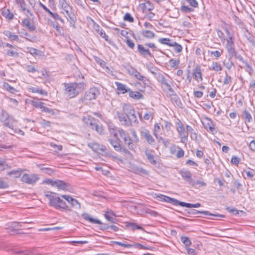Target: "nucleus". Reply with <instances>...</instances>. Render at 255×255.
Segmentation results:
<instances>
[{"label": "nucleus", "instance_id": "79ce46f5", "mask_svg": "<svg viewBox=\"0 0 255 255\" xmlns=\"http://www.w3.org/2000/svg\"><path fill=\"white\" fill-rule=\"evenodd\" d=\"M180 173L185 181L189 179V178L192 176L191 172L188 170H181Z\"/></svg>", "mask_w": 255, "mask_h": 255}, {"label": "nucleus", "instance_id": "6ab92c4d", "mask_svg": "<svg viewBox=\"0 0 255 255\" xmlns=\"http://www.w3.org/2000/svg\"><path fill=\"white\" fill-rule=\"evenodd\" d=\"M154 151L150 149L146 148L144 153L149 162L152 165H155L157 163L155 156L153 155Z\"/></svg>", "mask_w": 255, "mask_h": 255}, {"label": "nucleus", "instance_id": "864d4df0", "mask_svg": "<svg viewBox=\"0 0 255 255\" xmlns=\"http://www.w3.org/2000/svg\"><path fill=\"white\" fill-rule=\"evenodd\" d=\"M21 37L24 38L26 40L29 41H33V40H35L36 38L35 36H31L26 32L23 33L21 35Z\"/></svg>", "mask_w": 255, "mask_h": 255}, {"label": "nucleus", "instance_id": "393cba45", "mask_svg": "<svg viewBox=\"0 0 255 255\" xmlns=\"http://www.w3.org/2000/svg\"><path fill=\"white\" fill-rule=\"evenodd\" d=\"M3 33L11 41H18L19 38L18 35L14 34L9 30H4Z\"/></svg>", "mask_w": 255, "mask_h": 255}, {"label": "nucleus", "instance_id": "ea45409f", "mask_svg": "<svg viewBox=\"0 0 255 255\" xmlns=\"http://www.w3.org/2000/svg\"><path fill=\"white\" fill-rule=\"evenodd\" d=\"M25 52L29 53L32 55H39V50L36 48L33 47H27L24 50Z\"/></svg>", "mask_w": 255, "mask_h": 255}, {"label": "nucleus", "instance_id": "0e129e2a", "mask_svg": "<svg viewBox=\"0 0 255 255\" xmlns=\"http://www.w3.org/2000/svg\"><path fill=\"white\" fill-rule=\"evenodd\" d=\"M72 202L71 203V205L73 208L76 209H79L80 208V204L76 199L73 198V199L72 200Z\"/></svg>", "mask_w": 255, "mask_h": 255}, {"label": "nucleus", "instance_id": "39448f33", "mask_svg": "<svg viewBox=\"0 0 255 255\" xmlns=\"http://www.w3.org/2000/svg\"><path fill=\"white\" fill-rule=\"evenodd\" d=\"M49 205L54 207L57 209L67 210L68 207L65 201L57 196V194H55L54 198H52L51 202H49Z\"/></svg>", "mask_w": 255, "mask_h": 255}, {"label": "nucleus", "instance_id": "7ed1b4c3", "mask_svg": "<svg viewBox=\"0 0 255 255\" xmlns=\"http://www.w3.org/2000/svg\"><path fill=\"white\" fill-rule=\"evenodd\" d=\"M58 2L60 7L63 11V13L67 20L70 22V25L74 26L75 17L72 11V7L67 2L66 0H58Z\"/></svg>", "mask_w": 255, "mask_h": 255}, {"label": "nucleus", "instance_id": "423d86ee", "mask_svg": "<svg viewBox=\"0 0 255 255\" xmlns=\"http://www.w3.org/2000/svg\"><path fill=\"white\" fill-rule=\"evenodd\" d=\"M116 115L117 118L122 126L126 127H130L132 125V123H134V120L128 117L126 115L124 114L122 112L117 111Z\"/></svg>", "mask_w": 255, "mask_h": 255}, {"label": "nucleus", "instance_id": "cd10ccee", "mask_svg": "<svg viewBox=\"0 0 255 255\" xmlns=\"http://www.w3.org/2000/svg\"><path fill=\"white\" fill-rule=\"evenodd\" d=\"M170 92L171 93V94L170 95V96L171 99V100L173 101L178 106L181 107V106L182 105V104L178 96L174 92L173 90V92Z\"/></svg>", "mask_w": 255, "mask_h": 255}, {"label": "nucleus", "instance_id": "69168bd1", "mask_svg": "<svg viewBox=\"0 0 255 255\" xmlns=\"http://www.w3.org/2000/svg\"><path fill=\"white\" fill-rule=\"evenodd\" d=\"M51 24L53 28H54L57 32L59 33L61 32V30L62 29V27L59 25L58 22L56 21H52Z\"/></svg>", "mask_w": 255, "mask_h": 255}, {"label": "nucleus", "instance_id": "a211bd4d", "mask_svg": "<svg viewBox=\"0 0 255 255\" xmlns=\"http://www.w3.org/2000/svg\"><path fill=\"white\" fill-rule=\"evenodd\" d=\"M204 128L207 130L210 131L213 134L214 133V132L216 133L217 131L215 129L214 125L213 124L212 121L209 118H206L205 120V122H203Z\"/></svg>", "mask_w": 255, "mask_h": 255}, {"label": "nucleus", "instance_id": "c9c22d12", "mask_svg": "<svg viewBox=\"0 0 255 255\" xmlns=\"http://www.w3.org/2000/svg\"><path fill=\"white\" fill-rule=\"evenodd\" d=\"M49 15L54 18L55 20H59L62 23H64V20L60 17V16L57 13H53L49 9L47 11Z\"/></svg>", "mask_w": 255, "mask_h": 255}, {"label": "nucleus", "instance_id": "6e6d98bb", "mask_svg": "<svg viewBox=\"0 0 255 255\" xmlns=\"http://www.w3.org/2000/svg\"><path fill=\"white\" fill-rule=\"evenodd\" d=\"M212 69L215 71H220L222 70V67L220 63L216 62H213Z\"/></svg>", "mask_w": 255, "mask_h": 255}, {"label": "nucleus", "instance_id": "2eb2a0df", "mask_svg": "<svg viewBox=\"0 0 255 255\" xmlns=\"http://www.w3.org/2000/svg\"><path fill=\"white\" fill-rule=\"evenodd\" d=\"M198 213L203 214L205 215H209L215 217H224V215L219 214H212L207 211H198L195 209H192L190 211L187 212L185 215L188 216V214L196 215Z\"/></svg>", "mask_w": 255, "mask_h": 255}, {"label": "nucleus", "instance_id": "20e7f679", "mask_svg": "<svg viewBox=\"0 0 255 255\" xmlns=\"http://www.w3.org/2000/svg\"><path fill=\"white\" fill-rule=\"evenodd\" d=\"M125 69L129 75L134 77L136 79L142 81L145 86L147 84V82H149L148 79H147L144 76L142 75L139 72L137 71L136 69L133 67L131 66H128L125 67Z\"/></svg>", "mask_w": 255, "mask_h": 255}, {"label": "nucleus", "instance_id": "4d7b16f0", "mask_svg": "<svg viewBox=\"0 0 255 255\" xmlns=\"http://www.w3.org/2000/svg\"><path fill=\"white\" fill-rule=\"evenodd\" d=\"M145 16L144 17L145 18H147L148 20L152 21L154 20V17L155 16V14L154 13L150 11H147L146 13H145Z\"/></svg>", "mask_w": 255, "mask_h": 255}, {"label": "nucleus", "instance_id": "1a4fd4ad", "mask_svg": "<svg viewBox=\"0 0 255 255\" xmlns=\"http://www.w3.org/2000/svg\"><path fill=\"white\" fill-rule=\"evenodd\" d=\"M139 133L141 138H144L148 144L153 145L155 143V139L150 133V131L145 127H141L139 129Z\"/></svg>", "mask_w": 255, "mask_h": 255}, {"label": "nucleus", "instance_id": "bf43d9fd", "mask_svg": "<svg viewBox=\"0 0 255 255\" xmlns=\"http://www.w3.org/2000/svg\"><path fill=\"white\" fill-rule=\"evenodd\" d=\"M223 49H220L219 50L211 51L210 52V53L212 55H213L216 58H217L221 56V55L223 53Z\"/></svg>", "mask_w": 255, "mask_h": 255}, {"label": "nucleus", "instance_id": "f704fd0d", "mask_svg": "<svg viewBox=\"0 0 255 255\" xmlns=\"http://www.w3.org/2000/svg\"><path fill=\"white\" fill-rule=\"evenodd\" d=\"M23 170L21 169H18L17 170H13L11 171H9L7 173V175L10 176H13L14 178H18L21 175V173Z\"/></svg>", "mask_w": 255, "mask_h": 255}, {"label": "nucleus", "instance_id": "603ef678", "mask_svg": "<svg viewBox=\"0 0 255 255\" xmlns=\"http://www.w3.org/2000/svg\"><path fill=\"white\" fill-rule=\"evenodd\" d=\"M158 41L160 43L162 44L167 45L170 46L172 43V41H173L172 40L166 38H159Z\"/></svg>", "mask_w": 255, "mask_h": 255}, {"label": "nucleus", "instance_id": "e2e57ef3", "mask_svg": "<svg viewBox=\"0 0 255 255\" xmlns=\"http://www.w3.org/2000/svg\"><path fill=\"white\" fill-rule=\"evenodd\" d=\"M8 168L9 166L8 164L3 159H0V171L4 170Z\"/></svg>", "mask_w": 255, "mask_h": 255}, {"label": "nucleus", "instance_id": "9b49d317", "mask_svg": "<svg viewBox=\"0 0 255 255\" xmlns=\"http://www.w3.org/2000/svg\"><path fill=\"white\" fill-rule=\"evenodd\" d=\"M39 179V177L36 174H29L25 173L21 178L22 182L28 184H34Z\"/></svg>", "mask_w": 255, "mask_h": 255}, {"label": "nucleus", "instance_id": "338daca9", "mask_svg": "<svg viewBox=\"0 0 255 255\" xmlns=\"http://www.w3.org/2000/svg\"><path fill=\"white\" fill-rule=\"evenodd\" d=\"M232 59L229 58V60L227 61H224L223 64L228 69L230 70L232 66H233L234 64L231 60Z\"/></svg>", "mask_w": 255, "mask_h": 255}, {"label": "nucleus", "instance_id": "58836bf2", "mask_svg": "<svg viewBox=\"0 0 255 255\" xmlns=\"http://www.w3.org/2000/svg\"><path fill=\"white\" fill-rule=\"evenodd\" d=\"M176 130L178 131V134L185 132V128L183 125L179 120H178V121L176 122Z\"/></svg>", "mask_w": 255, "mask_h": 255}, {"label": "nucleus", "instance_id": "e433bc0d", "mask_svg": "<svg viewBox=\"0 0 255 255\" xmlns=\"http://www.w3.org/2000/svg\"><path fill=\"white\" fill-rule=\"evenodd\" d=\"M180 240L185 246V248H188L192 244L191 240L187 236H181L180 237Z\"/></svg>", "mask_w": 255, "mask_h": 255}, {"label": "nucleus", "instance_id": "6e6552de", "mask_svg": "<svg viewBox=\"0 0 255 255\" xmlns=\"http://www.w3.org/2000/svg\"><path fill=\"white\" fill-rule=\"evenodd\" d=\"M100 94L99 90L96 87H92L85 93L82 99L83 101H90L95 100Z\"/></svg>", "mask_w": 255, "mask_h": 255}, {"label": "nucleus", "instance_id": "c756f323", "mask_svg": "<svg viewBox=\"0 0 255 255\" xmlns=\"http://www.w3.org/2000/svg\"><path fill=\"white\" fill-rule=\"evenodd\" d=\"M186 128L187 132H189L190 133L191 139L196 141L197 140V134L196 133L193 128L189 125H187Z\"/></svg>", "mask_w": 255, "mask_h": 255}, {"label": "nucleus", "instance_id": "052dcab7", "mask_svg": "<svg viewBox=\"0 0 255 255\" xmlns=\"http://www.w3.org/2000/svg\"><path fill=\"white\" fill-rule=\"evenodd\" d=\"M124 20L125 21H128L129 22H133L134 19L129 13H126L124 16Z\"/></svg>", "mask_w": 255, "mask_h": 255}, {"label": "nucleus", "instance_id": "412c9836", "mask_svg": "<svg viewBox=\"0 0 255 255\" xmlns=\"http://www.w3.org/2000/svg\"><path fill=\"white\" fill-rule=\"evenodd\" d=\"M23 27L27 28L29 31H33L36 29L35 25L30 22V18H25L23 19L21 23Z\"/></svg>", "mask_w": 255, "mask_h": 255}, {"label": "nucleus", "instance_id": "4be33fe9", "mask_svg": "<svg viewBox=\"0 0 255 255\" xmlns=\"http://www.w3.org/2000/svg\"><path fill=\"white\" fill-rule=\"evenodd\" d=\"M137 51L141 55L144 57H146L147 56H149L150 57H153V55L150 52L149 50L148 49L145 48L141 44L137 45Z\"/></svg>", "mask_w": 255, "mask_h": 255}, {"label": "nucleus", "instance_id": "c85d7f7f", "mask_svg": "<svg viewBox=\"0 0 255 255\" xmlns=\"http://www.w3.org/2000/svg\"><path fill=\"white\" fill-rule=\"evenodd\" d=\"M116 85L117 87V90L121 91L122 94H125L130 91V89L127 88L126 86L124 84L116 82Z\"/></svg>", "mask_w": 255, "mask_h": 255}, {"label": "nucleus", "instance_id": "4468645a", "mask_svg": "<svg viewBox=\"0 0 255 255\" xmlns=\"http://www.w3.org/2000/svg\"><path fill=\"white\" fill-rule=\"evenodd\" d=\"M53 185H54V186L56 187L59 190L68 191L70 189V184L62 180H56Z\"/></svg>", "mask_w": 255, "mask_h": 255}, {"label": "nucleus", "instance_id": "a878e982", "mask_svg": "<svg viewBox=\"0 0 255 255\" xmlns=\"http://www.w3.org/2000/svg\"><path fill=\"white\" fill-rule=\"evenodd\" d=\"M142 36L147 39H152L155 37V33L149 30H142L141 31Z\"/></svg>", "mask_w": 255, "mask_h": 255}, {"label": "nucleus", "instance_id": "c03bdc74", "mask_svg": "<svg viewBox=\"0 0 255 255\" xmlns=\"http://www.w3.org/2000/svg\"><path fill=\"white\" fill-rule=\"evenodd\" d=\"M170 46L173 47L174 51L178 53L181 52L183 49L182 46L180 44L175 41H172V43Z\"/></svg>", "mask_w": 255, "mask_h": 255}, {"label": "nucleus", "instance_id": "774afa93", "mask_svg": "<svg viewBox=\"0 0 255 255\" xmlns=\"http://www.w3.org/2000/svg\"><path fill=\"white\" fill-rule=\"evenodd\" d=\"M180 61L179 60H176L174 59H171L169 61V64L171 67H177L179 64Z\"/></svg>", "mask_w": 255, "mask_h": 255}, {"label": "nucleus", "instance_id": "a18cd8bd", "mask_svg": "<svg viewBox=\"0 0 255 255\" xmlns=\"http://www.w3.org/2000/svg\"><path fill=\"white\" fill-rule=\"evenodd\" d=\"M14 120L13 117L10 118V120H5L3 121L4 125L11 129H13V122Z\"/></svg>", "mask_w": 255, "mask_h": 255}, {"label": "nucleus", "instance_id": "f8f14e48", "mask_svg": "<svg viewBox=\"0 0 255 255\" xmlns=\"http://www.w3.org/2000/svg\"><path fill=\"white\" fill-rule=\"evenodd\" d=\"M121 135L120 137L123 138L124 143L126 145H127L128 148L130 150L133 149L135 146L133 142H132L130 137H129L128 134L126 132L125 130H122Z\"/></svg>", "mask_w": 255, "mask_h": 255}, {"label": "nucleus", "instance_id": "dca6fc26", "mask_svg": "<svg viewBox=\"0 0 255 255\" xmlns=\"http://www.w3.org/2000/svg\"><path fill=\"white\" fill-rule=\"evenodd\" d=\"M83 122L90 128L94 130V127L96 124V119L92 116L86 115L82 118Z\"/></svg>", "mask_w": 255, "mask_h": 255}, {"label": "nucleus", "instance_id": "a19ab883", "mask_svg": "<svg viewBox=\"0 0 255 255\" xmlns=\"http://www.w3.org/2000/svg\"><path fill=\"white\" fill-rule=\"evenodd\" d=\"M29 90L32 93H37L41 95H46L47 92L43 90L39 89L37 87H32L29 88Z\"/></svg>", "mask_w": 255, "mask_h": 255}, {"label": "nucleus", "instance_id": "9d476101", "mask_svg": "<svg viewBox=\"0 0 255 255\" xmlns=\"http://www.w3.org/2000/svg\"><path fill=\"white\" fill-rule=\"evenodd\" d=\"M82 217L85 220L89 221L93 224H98L101 225L99 229L101 230H105L109 229L110 225L106 224H103L102 222L98 219H95L91 217L90 215L88 213H84L82 215Z\"/></svg>", "mask_w": 255, "mask_h": 255}, {"label": "nucleus", "instance_id": "13d9d810", "mask_svg": "<svg viewBox=\"0 0 255 255\" xmlns=\"http://www.w3.org/2000/svg\"><path fill=\"white\" fill-rule=\"evenodd\" d=\"M94 130H95L98 133L102 134L104 133V130L102 126L98 125L97 123L94 127Z\"/></svg>", "mask_w": 255, "mask_h": 255}, {"label": "nucleus", "instance_id": "f03ea898", "mask_svg": "<svg viewBox=\"0 0 255 255\" xmlns=\"http://www.w3.org/2000/svg\"><path fill=\"white\" fill-rule=\"evenodd\" d=\"M147 70L154 76L157 81L162 85H164L169 92H173V89L169 83V80L166 79L159 69L153 66H147Z\"/></svg>", "mask_w": 255, "mask_h": 255}, {"label": "nucleus", "instance_id": "f3484780", "mask_svg": "<svg viewBox=\"0 0 255 255\" xmlns=\"http://www.w3.org/2000/svg\"><path fill=\"white\" fill-rule=\"evenodd\" d=\"M160 200L163 201L167 203H171L174 205H179L180 206V204L181 203V201H180L178 200H176L174 198H172L168 196H164L163 195H160L158 196Z\"/></svg>", "mask_w": 255, "mask_h": 255}, {"label": "nucleus", "instance_id": "de8ad7c7", "mask_svg": "<svg viewBox=\"0 0 255 255\" xmlns=\"http://www.w3.org/2000/svg\"><path fill=\"white\" fill-rule=\"evenodd\" d=\"M179 135L181 142L184 144H186V142H187L188 140V132L185 133V132H182V133H179Z\"/></svg>", "mask_w": 255, "mask_h": 255}, {"label": "nucleus", "instance_id": "aec40b11", "mask_svg": "<svg viewBox=\"0 0 255 255\" xmlns=\"http://www.w3.org/2000/svg\"><path fill=\"white\" fill-rule=\"evenodd\" d=\"M108 141L111 144V145L113 146L116 151H122V145L120 143V139L119 138H116L115 139L109 138Z\"/></svg>", "mask_w": 255, "mask_h": 255}, {"label": "nucleus", "instance_id": "8fccbe9b", "mask_svg": "<svg viewBox=\"0 0 255 255\" xmlns=\"http://www.w3.org/2000/svg\"><path fill=\"white\" fill-rule=\"evenodd\" d=\"M111 215H114V213L112 212H107L105 214V218L109 221L111 222V223H115V221L116 220V218L112 217L111 216Z\"/></svg>", "mask_w": 255, "mask_h": 255}, {"label": "nucleus", "instance_id": "bb28decb", "mask_svg": "<svg viewBox=\"0 0 255 255\" xmlns=\"http://www.w3.org/2000/svg\"><path fill=\"white\" fill-rule=\"evenodd\" d=\"M129 92V96L135 100H139L143 98V96L139 92L137 91H132L130 89Z\"/></svg>", "mask_w": 255, "mask_h": 255}, {"label": "nucleus", "instance_id": "473e14b6", "mask_svg": "<svg viewBox=\"0 0 255 255\" xmlns=\"http://www.w3.org/2000/svg\"><path fill=\"white\" fill-rule=\"evenodd\" d=\"M1 14L3 16L9 20H12L14 17V14L10 12L9 9H3Z\"/></svg>", "mask_w": 255, "mask_h": 255}, {"label": "nucleus", "instance_id": "5fc2aeb1", "mask_svg": "<svg viewBox=\"0 0 255 255\" xmlns=\"http://www.w3.org/2000/svg\"><path fill=\"white\" fill-rule=\"evenodd\" d=\"M243 116L246 122L250 123L252 121V117L250 113L246 110L243 112Z\"/></svg>", "mask_w": 255, "mask_h": 255}, {"label": "nucleus", "instance_id": "7c9ffc66", "mask_svg": "<svg viewBox=\"0 0 255 255\" xmlns=\"http://www.w3.org/2000/svg\"><path fill=\"white\" fill-rule=\"evenodd\" d=\"M27 222H13L11 224V229H9V232L12 234V231H15L18 230V228L22 227V223H27Z\"/></svg>", "mask_w": 255, "mask_h": 255}, {"label": "nucleus", "instance_id": "680f3d73", "mask_svg": "<svg viewBox=\"0 0 255 255\" xmlns=\"http://www.w3.org/2000/svg\"><path fill=\"white\" fill-rule=\"evenodd\" d=\"M180 10L183 12L187 13L193 11L194 9L188 6L182 5L180 8Z\"/></svg>", "mask_w": 255, "mask_h": 255}, {"label": "nucleus", "instance_id": "3c124183", "mask_svg": "<svg viewBox=\"0 0 255 255\" xmlns=\"http://www.w3.org/2000/svg\"><path fill=\"white\" fill-rule=\"evenodd\" d=\"M111 243L117 245L128 248H131L133 246L131 244H128L126 242L122 243L118 241H112Z\"/></svg>", "mask_w": 255, "mask_h": 255}, {"label": "nucleus", "instance_id": "4c0bfd02", "mask_svg": "<svg viewBox=\"0 0 255 255\" xmlns=\"http://www.w3.org/2000/svg\"><path fill=\"white\" fill-rule=\"evenodd\" d=\"M180 206L181 207H185L187 208H198L201 206V204L199 203H197L196 204H191L186 203L184 202H182L180 204Z\"/></svg>", "mask_w": 255, "mask_h": 255}, {"label": "nucleus", "instance_id": "37998d69", "mask_svg": "<svg viewBox=\"0 0 255 255\" xmlns=\"http://www.w3.org/2000/svg\"><path fill=\"white\" fill-rule=\"evenodd\" d=\"M127 227L131 228L133 231H134L135 229L144 231L142 227L134 223H127Z\"/></svg>", "mask_w": 255, "mask_h": 255}, {"label": "nucleus", "instance_id": "5701e85b", "mask_svg": "<svg viewBox=\"0 0 255 255\" xmlns=\"http://www.w3.org/2000/svg\"><path fill=\"white\" fill-rule=\"evenodd\" d=\"M195 79L197 82H201L203 80L201 69L200 66H196L193 72Z\"/></svg>", "mask_w": 255, "mask_h": 255}, {"label": "nucleus", "instance_id": "ddd939ff", "mask_svg": "<svg viewBox=\"0 0 255 255\" xmlns=\"http://www.w3.org/2000/svg\"><path fill=\"white\" fill-rule=\"evenodd\" d=\"M226 44L225 48L227 49L230 59H232L234 55L236 54L235 45L234 43V39L226 40Z\"/></svg>", "mask_w": 255, "mask_h": 255}, {"label": "nucleus", "instance_id": "b1692460", "mask_svg": "<svg viewBox=\"0 0 255 255\" xmlns=\"http://www.w3.org/2000/svg\"><path fill=\"white\" fill-rule=\"evenodd\" d=\"M142 8L144 13L150 11L154 8V6L149 1H146L142 4Z\"/></svg>", "mask_w": 255, "mask_h": 255}, {"label": "nucleus", "instance_id": "f257e3e1", "mask_svg": "<svg viewBox=\"0 0 255 255\" xmlns=\"http://www.w3.org/2000/svg\"><path fill=\"white\" fill-rule=\"evenodd\" d=\"M65 94L69 98L77 96L85 87L83 82L71 83L65 84Z\"/></svg>", "mask_w": 255, "mask_h": 255}, {"label": "nucleus", "instance_id": "0eeeda50", "mask_svg": "<svg viewBox=\"0 0 255 255\" xmlns=\"http://www.w3.org/2000/svg\"><path fill=\"white\" fill-rule=\"evenodd\" d=\"M123 113L128 116V117L134 120V124H138V121L135 115V111L132 106L128 104H124L123 106Z\"/></svg>", "mask_w": 255, "mask_h": 255}, {"label": "nucleus", "instance_id": "2f4dec72", "mask_svg": "<svg viewBox=\"0 0 255 255\" xmlns=\"http://www.w3.org/2000/svg\"><path fill=\"white\" fill-rule=\"evenodd\" d=\"M224 29L227 36L226 40H233L235 39L234 33L231 29L229 28L228 27H225Z\"/></svg>", "mask_w": 255, "mask_h": 255}, {"label": "nucleus", "instance_id": "09e8293b", "mask_svg": "<svg viewBox=\"0 0 255 255\" xmlns=\"http://www.w3.org/2000/svg\"><path fill=\"white\" fill-rule=\"evenodd\" d=\"M15 253L18 254L19 255H36L34 250H32V251H19L15 252Z\"/></svg>", "mask_w": 255, "mask_h": 255}, {"label": "nucleus", "instance_id": "72a5a7b5", "mask_svg": "<svg viewBox=\"0 0 255 255\" xmlns=\"http://www.w3.org/2000/svg\"><path fill=\"white\" fill-rule=\"evenodd\" d=\"M122 130H124L123 129L116 127L114 129L109 131L110 134L113 135L115 138H119L118 134H119L120 136L121 135Z\"/></svg>", "mask_w": 255, "mask_h": 255}, {"label": "nucleus", "instance_id": "49530a36", "mask_svg": "<svg viewBox=\"0 0 255 255\" xmlns=\"http://www.w3.org/2000/svg\"><path fill=\"white\" fill-rule=\"evenodd\" d=\"M3 87L5 90H7L11 93H14L16 91V90L13 87L11 86L8 83L4 82L3 83Z\"/></svg>", "mask_w": 255, "mask_h": 255}]
</instances>
